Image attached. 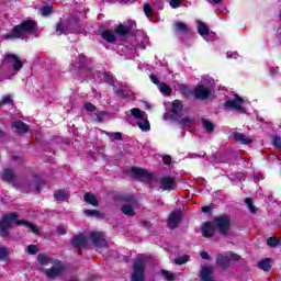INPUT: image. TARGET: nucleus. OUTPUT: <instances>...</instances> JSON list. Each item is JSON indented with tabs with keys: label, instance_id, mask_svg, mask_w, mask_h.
<instances>
[{
	"label": "nucleus",
	"instance_id": "obj_1",
	"mask_svg": "<svg viewBox=\"0 0 281 281\" xmlns=\"http://www.w3.org/2000/svg\"><path fill=\"white\" fill-rule=\"evenodd\" d=\"M16 213L7 214L0 221V236H10L8 229L12 227V225H23L29 232H33V234H38V227L30 222L19 221L16 220Z\"/></svg>",
	"mask_w": 281,
	"mask_h": 281
},
{
	"label": "nucleus",
	"instance_id": "obj_2",
	"mask_svg": "<svg viewBox=\"0 0 281 281\" xmlns=\"http://www.w3.org/2000/svg\"><path fill=\"white\" fill-rule=\"evenodd\" d=\"M25 32H31V34L33 32H36V22H34L32 20H26V21L22 22V24L13 27L12 33H8V34L3 35V40L10 41V38H21V36H23V34H25Z\"/></svg>",
	"mask_w": 281,
	"mask_h": 281
},
{
	"label": "nucleus",
	"instance_id": "obj_3",
	"mask_svg": "<svg viewBox=\"0 0 281 281\" xmlns=\"http://www.w3.org/2000/svg\"><path fill=\"white\" fill-rule=\"evenodd\" d=\"M3 69H12L13 74H19L23 69L21 57L14 54L7 53L2 59Z\"/></svg>",
	"mask_w": 281,
	"mask_h": 281
},
{
	"label": "nucleus",
	"instance_id": "obj_4",
	"mask_svg": "<svg viewBox=\"0 0 281 281\" xmlns=\"http://www.w3.org/2000/svg\"><path fill=\"white\" fill-rule=\"evenodd\" d=\"M131 114L134 119H136V124L140 128V131H144L145 133L150 131V122H148V116L146 115V112L134 108L131 110Z\"/></svg>",
	"mask_w": 281,
	"mask_h": 281
},
{
	"label": "nucleus",
	"instance_id": "obj_5",
	"mask_svg": "<svg viewBox=\"0 0 281 281\" xmlns=\"http://www.w3.org/2000/svg\"><path fill=\"white\" fill-rule=\"evenodd\" d=\"M46 278L55 279L60 278L65 273V265L60 260H55L50 269L44 270Z\"/></svg>",
	"mask_w": 281,
	"mask_h": 281
},
{
	"label": "nucleus",
	"instance_id": "obj_6",
	"mask_svg": "<svg viewBox=\"0 0 281 281\" xmlns=\"http://www.w3.org/2000/svg\"><path fill=\"white\" fill-rule=\"evenodd\" d=\"M226 109H233L237 113H247L245 110V100L243 98L235 95L234 99L225 102Z\"/></svg>",
	"mask_w": 281,
	"mask_h": 281
},
{
	"label": "nucleus",
	"instance_id": "obj_7",
	"mask_svg": "<svg viewBox=\"0 0 281 281\" xmlns=\"http://www.w3.org/2000/svg\"><path fill=\"white\" fill-rule=\"evenodd\" d=\"M212 88V80H209L205 82L203 80V85H200L195 88L194 95L198 98V100H206V98H210V89Z\"/></svg>",
	"mask_w": 281,
	"mask_h": 281
},
{
	"label": "nucleus",
	"instance_id": "obj_8",
	"mask_svg": "<svg viewBox=\"0 0 281 281\" xmlns=\"http://www.w3.org/2000/svg\"><path fill=\"white\" fill-rule=\"evenodd\" d=\"M146 261L143 259H136L134 262V271L132 273V281H144V269Z\"/></svg>",
	"mask_w": 281,
	"mask_h": 281
},
{
	"label": "nucleus",
	"instance_id": "obj_9",
	"mask_svg": "<svg viewBox=\"0 0 281 281\" xmlns=\"http://www.w3.org/2000/svg\"><path fill=\"white\" fill-rule=\"evenodd\" d=\"M232 218L229 215H222L215 218V223L217 225V228L220 229V234L223 236H227V233L229 232V224Z\"/></svg>",
	"mask_w": 281,
	"mask_h": 281
},
{
	"label": "nucleus",
	"instance_id": "obj_10",
	"mask_svg": "<svg viewBox=\"0 0 281 281\" xmlns=\"http://www.w3.org/2000/svg\"><path fill=\"white\" fill-rule=\"evenodd\" d=\"M232 260H233V262H238V260H240V256H238L234 252L231 254L229 257L223 256V255L217 256V265L222 269H227L229 267V265L232 263Z\"/></svg>",
	"mask_w": 281,
	"mask_h": 281
},
{
	"label": "nucleus",
	"instance_id": "obj_11",
	"mask_svg": "<svg viewBox=\"0 0 281 281\" xmlns=\"http://www.w3.org/2000/svg\"><path fill=\"white\" fill-rule=\"evenodd\" d=\"M90 236L93 245L97 246L98 249L109 245V241H106V236L102 233H91Z\"/></svg>",
	"mask_w": 281,
	"mask_h": 281
},
{
	"label": "nucleus",
	"instance_id": "obj_12",
	"mask_svg": "<svg viewBox=\"0 0 281 281\" xmlns=\"http://www.w3.org/2000/svg\"><path fill=\"white\" fill-rule=\"evenodd\" d=\"M160 188L161 190H176L177 183L175 182V178L172 177H162L160 179Z\"/></svg>",
	"mask_w": 281,
	"mask_h": 281
},
{
	"label": "nucleus",
	"instance_id": "obj_13",
	"mask_svg": "<svg viewBox=\"0 0 281 281\" xmlns=\"http://www.w3.org/2000/svg\"><path fill=\"white\" fill-rule=\"evenodd\" d=\"M180 221H181V212L179 211L171 212L168 218V227H170V229H176V227L179 226Z\"/></svg>",
	"mask_w": 281,
	"mask_h": 281
},
{
	"label": "nucleus",
	"instance_id": "obj_14",
	"mask_svg": "<svg viewBox=\"0 0 281 281\" xmlns=\"http://www.w3.org/2000/svg\"><path fill=\"white\" fill-rule=\"evenodd\" d=\"M181 111H183V102H181L180 100H175L173 102H171L170 113L172 117H180Z\"/></svg>",
	"mask_w": 281,
	"mask_h": 281
},
{
	"label": "nucleus",
	"instance_id": "obj_15",
	"mask_svg": "<svg viewBox=\"0 0 281 281\" xmlns=\"http://www.w3.org/2000/svg\"><path fill=\"white\" fill-rule=\"evenodd\" d=\"M132 175H134V177H137V179H153V173L148 172V170L143 168H132Z\"/></svg>",
	"mask_w": 281,
	"mask_h": 281
},
{
	"label": "nucleus",
	"instance_id": "obj_16",
	"mask_svg": "<svg viewBox=\"0 0 281 281\" xmlns=\"http://www.w3.org/2000/svg\"><path fill=\"white\" fill-rule=\"evenodd\" d=\"M72 246L82 249V247H87V236L85 234L76 235L72 240Z\"/></svg>",
	"mask_w": 281,
	"mask_h": 281
},
{
	"label": "nucleus",
	"instance_id": "obj_17",
	"mask_svg": "<svg viewBox=\"0 0 281 281\" xmlns=\"http://www.w3.org/2000/svg\"><path fill=\"white\" fill-rule=\"evenodd\" d=\"M135 207H137V202L132 201L131 204H124L121 212L126 216H135Z\"/></svg>",
	"mask_w": 281,
	"mask_h": 281
},
{
	"label": "nucleus",
	"instance_id": "obj_18",
	"mask_svg": "<svg viewBox=\"0 0 281 281\" xmlns=\"http://www.w3.org/2000/svg\"><path fill=\"white\" fill-rule=\"evenodd\" d=\"M202 236H204V238H212V236H214V224L211 222L204 223L202 226Z\"/></svg>",
	"mask_w": 281,
	"mask_h": 281
},
{
	"label": "nucleus",
	"instance_id": "obj_19",
	"mask_svg": "<svg viewBox=\"0 0 281 281\" xmlns=\"http://www.w3.org/2000/svg\"><path fill=\"white\" fill-rule=\"evenodd\" d=\"M198 32L200 36H203L205 38V41H210V38H207V34H210V29L204 22L198 21Z\"/></svg>",
	"mask_w": 281,
	"mask_h": 281
},
{
	"label": "nucleus",
	"instance_id": "obj_20",
	"mask_svg": "<svg viewBox=\"0 0 281 281\" xmlns=\"http://www.w3.org/2000/svg\"><path fill=\"white\" fill-rule=\"evenodd\" d=\"M12 128H14L15 133H27L30 131V127L27 126V124L21 121L13 122Z\"/></svg>",
	"mask_w": 281,
	"mask_h": 281
},
{
	"label": "nucleus",
	"instance_id": "obj_21",
	"mask_svg": "<svg viewBox=\"0 0 281 281\" xmlns=\"http://www.w3.org/2000/svg\"><path fill=\"white\" fill-rule=\"evenodd\" d=\"M83 199H85L86 203H89V205H93V207H98V205H100L98 198H95V195H93L91 193H86L83 195Z\"/></svg>",
	"mask_w": 281,
	"mask_h": 281
},
{
	"label": "nucleus",
	"instance_id": "obj_22",
	"mask_svg": "<svg viewBox=\"0 0 281 281\" xmlns=\"http://www.w3.org/2000/svg\"><path fill=\"white\" fill-rule=\"evenodd\" d=\"M234 140L239 142V144H251V139L247 138V136L243 133H235L234 134Z\"/></svg>",
	"mask_w": 281,
	"mask_h": 281
},
{
	"label": "nucleus",
	"instance_id": "obj_23",
	"mask_svg": "<svg viewBox=\"0 0 281 281\" xmlns=\"http://www.w3.org/2000/svg\"><path fill=\"white\" fill-rule=\"evenodd\" d=\"M101 36L108 43H115V34L113 33V31L105 30L102 32Z\"/></svg>",
	"mask_w": 281,
	"mask_h": 281
},
{
	"label": "nucleus",
	"instance_id": "obj_24",
	"mask_svg": "<svg viewBox=\"0 0 281 281\" xmlns=\"http://www.w3.org/2000/svg\"><path fill=\"white\" fill-rule=\"evenodd\" d=\"M176 31L181 32V34H188L190 33V27H188V24L183 22H177L175 24Z\"/></svg>",
	"mask_w": 281,
	"mask_h": 281
},
{
	"label": "nucleus",
	"instance_id": "obj_25",
	"mask_svg": "<svg viewBox=\"0 0 281 281\" xmlns=\"http://www.w3.org/2000/svg\"><path fill=\"white\" fill-rule=\"evenodd\" d=\"M54 198L56 201L63 202V201H67V199H69V194L67 192H65L64 190H59L54 193Z\"/></svg>",
	"mask_w": 281,
	"mask_h": 281
},
{
	"label": "nucleus",
	"instance_id": "obj_26",
	"mask_svg": "<svg viewBox=\"0 0 281 281\" xmlns=\"http://www.w3.org/2000/svg\"><path fill=\"white\" fill-rule=\"evenodd\" d=\"M158 89L164 95H170L172 93V89L166 82H160Z\"/></svg>",
	"mask_w": 281,
	"mask_h": 281
},
{
	"label": "nucleus",
	"instance_id": "obj_27",
	"mask_svg": "<svg viewBox=\"0 0 281 281\" xmlns=\"http://www.w3.org/2000/svg\"><path fill=\"white\" fill-rule=\"evenodd\" d=\"M3 181H14V171L12 169H4L2 172Z\"/></svg>",
	"mask_w": 281,
	"mask_h": 281
},
{
	"label": "nucleus",
	"instance_id": "obj_28",
	"mask_svg": "<svg viewBox=\"0 0 281 281\" xmlns=\"http://www.w3.org/2000/svg\"><path fill=\"white\" fill-rule=\"evenodd\" d=\"M179 124L182 125V128H188L194 124V119L186 116L179 121Z\"/></svg>",
	"mask_w": 281,
	"mask_h": 281
},
{
	"label": "nucleus",
	"instance_id": "obj_29",
	"mask_svg": "<svg viewBox=\"0 0 281 281\" xmlns=\"http://www.w3.org/2000/svg\"><path fill=\"white\" fill-rule=\"evenodd\" d=\"M258 267L262 269V271H269L271 269V262L269 259H265L258 262Z\"/></svg>",
	"mask_w": 281,
	"mask_h": 281
},
{
	"label": "nucleus",
	"instance_id": "obj_30",
	"mask_svg": "<svg viewBox=\"0 0 281 281\" xmlns=\"http://www.w3.org/2000/svg\"><path fill=\"white\" fill-rule=\"evenodd\" d=\"M202 125L207 131V133H214V123L205 119L202 120Z\"/></svg>",
	"mask_w": 281,
	"mask_h": 281
},
{
	"label": "nucleus",
	"instance_id": "obj_31",
	"mask_svg": "<svg viewBox=\"0 0 281 281\" xmlns=\"http://www.w3.org/2000/svg\"><path fill=\"white\" fill-rule=\"evenodd\" d=\"M131 30L128 29V26H124V24H120L116 29H115V34H128Z\"/></svg>",
	"mask_w": 281,
	"mask_h": 281
},
{
	"label": "nucleus",
	"instance_id": "obj_32",
	"mask_svg": "<svg viewBox=\"0 0 281 281\" xmlns=\"http://www.w3.org/2000/svg\"><path fill=\"white\" fill-rule=\"evenodd\" d=\"M37 261H38L40 265H43V266L49 265V262H52V260L43 254H40L37 256Z\"/></svg>",
	"mask_w": 281,
	"mask_h": 281
},
{
	"label": "nucleus",
	"instance_id": "obj_33",
	"mask_svg": "<svg viewBox=\"0 0 281 281\" xmlns=\"http://www.w3.org/2000/svg\"><path fill=\"white\" fill-rule=\"evenodd\" d=\"M245 203H246L250 214H256V206H254V201L251 200V198H247L245 200Z\"/></svg>",
	"mask_w": 281,
	"mask_h": 281
},
{
	"label": "nucleus",
	"instance_id": "obj_34",
	"mask_svg": "<svg viewBox=\"0 0 281 281\" xmlns=\"http://www.w3.org/2000/svg\"><path fill=\"white\" fill-rule=\"evenodd\" d=\"M267 243L269 247H280V238L278 237H269Z\"/></svg>",
	"mask_w": 281,
	"mask_h": 281
},
{
	"label": "nucleus",
	"instance_id": "obj_35",
	"mask_svg": "<svg viewBox=\"0 0 281 281\" xmlns=\"http://www.w3.org/2000/svg\"><path fill=\"white\" fill-rule=\"evenodd\" d=\"M108 137H110L112 142H120V139H122V133L120 132L108 133Z\"/></svg>",
	"mask_w": 281,
	"mask_h": 281
},
{
	"label": "nucleus",
	"instance_id": "obj_36",
	"mask_svg": "<svg viewBox=\"0 0 281 281\" xmlns=\"http://www.w3.org/2000/svg\"><path fill=\"white\" fill-rule=\"evenodd\" d=\"M104 82L111 86L115 85V79H113V75L111 72H106L104 75Z\"/></svg>",
	"mask_w": 281,
	"mask_h": 281
},
{
	"label": "nucleus",
	"instance_id": "obj_37",
	"mask_svg": "<svg viewBox=\"0 0 281 281\" xmlns=\"http://www.w3.org/2000/svg\"><path fill=\"white\" fill-rule=\"evenodd\" d=\"M26 251L30 254V256H36V252L38 251V246L29 245Z\"/></svg>",
	"mask_w": 281,
	"mask_h": 281
},
{
	"label": "nucleus",
	"instance_id": "obj_38",
	"mask_svg": "<svg viewBox=\"0 0 281 281\" xmlns=\"http://www.w3.org/2000/svg\"><path fill=\"white\" fill-rule=\"evenodd\" d=\"M188 260H190V257L188 255H184L182 257H178L176 260H175V263L176 265H186V262H188Z\"/></svg>",
	"mask_w": 281,
	"mask_h": 281
},
{
	"label": "nucleus",
	"instance_id": "obj_39",
	"mask_svg": "<svg viewBox=\"0 0 281 281\" xmlns=\"http://www.w3.org/2000/svg\"><path fill=\"white\" fill-rule=\"evenodd\" d=\"M85 214H87L88 216H97V218H100V216H102V213L95 210H86Z\"/></svg>",
	"mask_w": 281,
	"mask_h": 281
},
{
	"label": "nucleus",
	"instance_id": "obj_40",
	"mask_svg": "<svg viewBox=\"0 0 281 281\" xmlns=\"http://www.w3.org/2000/svg\"><path fill=\"white\" fill-rule=\"evenodd\" d=\"M161 276H164V278L168 281H172L175 280V274H172V272L167 271V270H162L161 271Z\"/></svg>",
	"mask_w": 281,
	"mask_h": 281
},
{
	"label": "nucleus",
	"instance_id": "obj_41",
	"mask_svg": "<svg viewBox=\"0 0 281 281\" xmlns=\"http://www.w3.org/2000/svg\"><path fill=\"white\" fill-rule=\"evenodd\" d=\"M144 12L148 19L153 18V8H150L148 4L144 5Z\"/></svg>",
	"mask_w": 281,
	"mask_h": 281
},
{
	"label": "nucleus",
	"instance_id": "obj_42",
	"mask_svg": "<svg viewBox=\"0 0 281 281\" xmlns=\"http://www.w3.org/2000/svg\"><path fill=\"white\" fill-rule=\"evenodd\" d=\"M52 14V5H46L42 9L43 16H49Z\"/></svg>",
	"mask_w": 281,
	"mask_h": 281
},
{
	"label": "nucleus",
	"instance_id": "obj_43",
	"mask_svg": "<svg viewBox=\"0 0 281 281\" xmlns=\"http://www.w3.org/2000/svg\"><path fill=\"white\" fill-rule=\"evenodd\" d=\"M276 150H281V138L280 137H274L272 142Z\"/></svg>",
	"mask_w": 281,
	"mask_h": 281
},
{
	"label": "nucleus",
	"instance_id": "obj_44",
	"mask_svg": "<svg viewBox=\"0 0 281 281\" xmlns=\"http://www.w3.org/2000/svg\"><path fill=\"white\" fill-rule=\"evenodd\" d=\"M56 33L57 34H67V32L65 31V25L63 23L57 24Z\"/></svg>",
	"mask_w": 281,
	"mask_h": 281
},
{
	"label": "nucleus",
	"instance_id": "obj_45",
	"mask_svg": "<svg viewBox=\"0 0 281 281\" xmlns=\"http://www.w3.org/2000/svg\"><path fill=\"white\" fill-rule=\"evenodd\" d=\"M12 103V97L5 95L2 98V102H0V106H3L4 104H10Z\"/></svg>",
	"mask_w": 281,
	"mask_h": 281
},
{
	"label": "nucleus",
	"instance_id": "obj_46",
	"mask_svg": "<svg viewBox=\"0 0 281 281\" xmlns=\"http://www.w3.org/2000/svg\"><path fill=\"white\" fill-rule=\"evenodd\" d=\"M83 109L90 113H93L95 111V105H93L92 103H86Z\"/></svg>",
	"mask_w": 281,
	"mask_h": 281
},
{
	"label": "nucleus",
	"instance_id": "obj_47",
	"mask_svg": "<svg viewBox=\"0 0 281 281\" xmlns=\"http://www.w3.org/2000/svg\"><path fill=\"white\" fill-rule=\"evenodd\" d=\"M5 258H8V250L0 247V260H5Z\"/></svg>",
	"mask_w": 281,
	"mask_h": 281
},
{
	"label": "nucleus",
	"instance_id": "obj_48",
	"mask_svg": "<svg viewBox=\"0 0 281 281\" xmlns=\"http://www.w3.org/2000/svg\"><path fill=\"white\" fill-rule=\"evenodd\" d=\"M150 80L151 82H154V85H157L159 87V85H161V82H159V79L157 78V76L155 75H150Z\"/></svg>",
	"mask_w": 281,
	"mask_h": 281
},
{
	"label": "nucleus",
	"instance_id": "obj_49",
	"mask_svg": "<svg viewBox=\"0 0 281 281\" xmlns=\"http://www.w3.org/2000/svg\"><path fill=\"white\" fill-rule=\"evenodd\" d=\"M201 258H202L203 260H210V255H209L206 251H202V252H201Z\"/></svg>",
	"mask_w": 281,
	"mask_h": 281
},
{
	"label": "nucleus",
	"instance_id": "obj_50",
	"mask_svg": "<svg viewBox=\"0 0 281 281\" xmlns=\"http://www.w3.org/2000/svg\"><path fill=\"white\" fill-rule=\"evenodd\" d=\"M227 58H237L238 54L236 53H226Z\"/></svg>",
	"mask_w": 281,
	"mask_h": 281
},
{
	"label": "nucleus",
	"instance_id": "obj_51",
	"mask_svg": "<svg viewBox=\"0 0 281 281\" xmlns=\"http://www.w3.org/2000/svg\"><path fill=\"white\" fill-rule=\"evenodd\" d=\"M162 159H164L165 164H170V161H171L170 156H165Z\"/></svg>",
	"mask_w": 281,
	"mask_h": 281
},
{
	"label": "nucleus",
	"instance_id": "obj_52",
	"mask_svg": "<svg viewBox=\"0 0 281 281\" xmlns=\"http://www.w3.org/2000/svg\"><path fill=\"white\" fill-rule=\"evenodd\" d=\"M58 232L59 234H67V231L65 229V227H59Z\"/></svg>",
	"mask_w": 281,
	"mask_h": 281
},
{
	"label": "nucleus",
	"instance_id": "obj_53",
	"mask_svg": "<svg viewBox=\"0 0 281 281\" xmlns=\"http://www.w3.org/2000/svg\"><path fill=\"white\" fill-rule=\"evenodd\" d=\"M212 209L210 207V206H204L203 209H202V212H204V213H207V212H210Z\"/></svg>",
	"mask_w": 281,
	"mask_h": 281
},
{
	"label": "nucleus",
	"instance_id": "obj_54",
	"mask_svg": "<svg viewBox=\"0 0 281 281\" xmlns=\"http://www.w3.org/2000/svg\"><path fill=\"white\" fill-rule=\"evenodd\" d=\"M213 3H223V0H212Z\"/></svg>",
	"mask_w": 281,
	"mask_h": 281
},
{
	"label": "nucleus",
	"instance_id": "obj_55",
	"mask_svg": "<svg viewBox=\"0 0 281 281\" xmlns=\"http://www.w3.org/2000/svg\"><path fill=\"white\" fill-rule=\"evenodd\" d=\"M221 12H222V14H228L229 13V11H227V9H224Z\"/></svg>",
	"mask_w": 281,
	"mask_h": 281
},
{
	"label": "nucleus",
	"instance_id": "obj_56",
	"mask_svg": "<svg viewBox=\"0 0 281 281\" xmlns=\"http://www.w3.org/2000/svg\"><path fill=\"white\" fill-rule=\"evenodd\" d=\"M270 72H271V74H276V69L271 68V69H270Z\"/></svg>",
	"mask_w": 281,
	"mask_h": 281
},
{
	"label": "nucleus",
	"instance_id": "obj_57",
	"mask_svg": "<svg viewBox=\"0 0 281 281\" xmlns=\"http://www.w3.org/2000/svg\"><path fill=\"white\" fill-rule=\"evenodd\" d=\"M97 120H99V122H102V119H100V116H97Z\"/></svg>",
	"mask_w": 281,
	"mask_h": 281
},
{
	"label": "nucleus",
	"instance_id": "obj_58",
	"mask_svg": "<svg viewBox=\"0 0 281 281\" xmlns=\"http://www.w3.org/2000/svg\"><path fill=\"white\" fill-rule=\"evenodd\" d=\"M1 135H3V131H1V128H0V137H1Z\"/></svg>",
	"mask_w": 281,
	"mask_h": 281
},
{
	"label": "nucleus",
	"instance_id": "obj_59",
	"mask_svg": "<svg viewBox=\"0 0 281 281\" xmlns=\"http://www.w3.org/2000/svg\"><path fill=\"white\" fill-rule=\"evenodd\" d=\"M13 160H16V156H13Z\"/></svg>",
	"mask_w": 281,
	"mask_h": 281
}]
</instances>
